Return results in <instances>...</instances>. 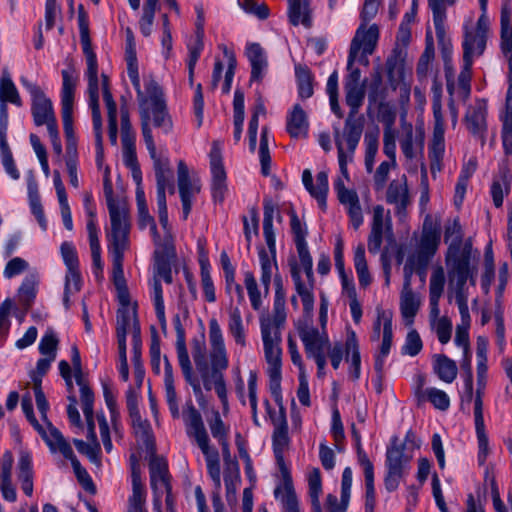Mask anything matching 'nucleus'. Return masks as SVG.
<instances>
[{
  "instance_id": "1",
  "label": "nucleus",
  "mask_w": 512,
  "mask_h": 512,
  "mask_svg": "<svg viewBox=\"0 0 512 512\" xmlns=\"http://www.w3.org/2000/svg\"><path fill=\"white\" fill-rule=\"evenodd\" d=\"M345 101L350 111L341 132L338 126H333L335 145L338 151V163L342 176L349 180L348 163L352 162L355 150L360 142L364 129V116L358 115L365 98V87L344 85Z\"/></svg>"
},
{
  "instance_id": "2",
  "label": "nucleus",
  "mask_w": 512,
  "mask_h": 512,
  "mask_svg": "<svg viewBox=\"0 0 512 512\" xmlns=\"http://www.w3.org/2000/svg\"><path fill=\"white\" fill-rule=\"evenodd\" d=\"M145 90L147 95H144L141 90V96L137 95V99L142 136L144 143H149V139L154 140L152 127L156 128L158 133L167 135L172 132L173 121L168 112L163 91L153 78L145 80Z\"/></svg>"
},
{
  "instance_id": "3",
  "label": "nucleus",
  "mask_w": 512,
  "mask_h": 512,
  "mask_svg": "<svg viewBox=\"0 0 512 512\" xmlns=\"http://www.w3.org/2000/svg\"><path fill=\"white\" fill-rule=\"evenodd\" d=\"M111 231L107 234L108 249L112 258V280L116 289H123L126 279L123 271L124 252L129 247L130 224L126 213L120 211L114 203H109Z\"/></svg>"
},
{
  "instance_id": "4",
  "label": "nucleus",
  "mask_w": 512,
  "mask_h": 512,
  "mask_svg": "<svg viewBox=\"0 0 512 512\" xmlns=\"http://www.w3.org/2000/svg\"><path fill=\"white\" fill-rule=\"evenodd\" d=\"M397 441L395 437L386 451L384 486L390 493L396 491L401 480L408 475L413 451L419 448L416 435L412 430L406 433L403 443Z\"/></svg>"
},
{
  "instance_id": "5",
  "label": "nucleus",
  "mask_w": 512,
  "mask_h": 512,
  "mask_svg": "<svg viewBox=\"0 0 512 512\" xmlns=\"http://www.w3.org/2000/svg\"><path fill=\"white\" fill-rule=\"evenodd\" d=\"M61 106L63 130L66 138V154L73 155L77 152V138L73 126L74 93L78 78L73 70H62Z\"/></svg>"
},
{
  "instance_id": "6",
  "label": "nucleus",
  "mask_w": 512,
  "mask_h": 512,
  "mask_svg": "<svg viewBox=\"0 0 512 512\" xmlns=\"http://www.w3.org/2000/svg\"><path fill=\"white\" fill-rule=\"evenodd\" d=\"M481 15L477 20L475 28L465 29L463 47V61L473 62L475 56H481L486 48L487 34L490 21L487 16L488 0H478Z\"/></svg>"
},
{
  "instance_id": "7",
  "label": "nucleus",
  "mask_w": 512,
  "mask_h": 512,
  "mask_svg": "<svg viewBox=\"0 0 512 512\" xmlns=\"http://www.w3.org/2000/svg\"><path fill=\"white\" fill-rule=\"evenodd\" d=\"M377 318L373 324V332L371 334L372 341H378L380 339L381 323H383V335L382 342L379 351L375 355L374 369L378 374L379 378L382 377L385 359L389 355L392 339H393V328H392V312L390 310H384L377 308Z\"/></svg>"
},
{
  "instance_id": "8",
  "label": "nucleus",
  "mask_w": 512,
  "mask_h": 512,
  "mask_svg": "<svg viewBox=\"0 0 512 512\" xmlns=\"http://www.w3.org/2000/svg\"><path fill=\"white\" fill-rule=\"evenodd\" d=\"M434 116L433 138L429 145L428 157L430 170L433 177L442 170L443 157L445 152L444 142V120L442 115V103H432Z\"/></svg>"
},
{
  "instance_id": "9",
  "label": "nucleus",
  "mask_w": 512,
  "mask_h": 512,
  "mask_svg": "<svg viewBox=\"0 0 512 512\" xmlns=\"http://www.w3.org/2000/svg\"><path fill=\"white\" fill-rule=\"evenodd\" d=\"M462 228L457 219L445 227L444 240L449 243L446 255V263L454 264L460 260L471 262L472 244L470 241L462 242Z\"/></svg>"
},
{
  "instance_id": "10",
  "label": "nucleus",
  "mask_w": 512,
  "mask_h": 512,
  "mask_svg": "<svg viewBox=\"0 0 512 512\" xmlns=\"http://www.w3.org/2000/svg\"><path fill=\"white\" fill-rule=\"evenodd\" d=\"M21 83L31 95V112L35 125L42 126L45 124L48 128L52 122L57 124L52 102L45 96L41 88L25 78H21Z\"/></svg>"
},
{
  "instance_id": "11",
  "label": "nucleus",
  "mask_w": 512,
  "mask_h": 512,
  "mask_svg": "<svg viewBox=\"0 0 512 512\" xmlns=\"http://www.w3.org/2000/svg\"><path fill=\"white\" fill-rule=\"evenodd\" d=\"M447 266L450 282L455 281L454 293L456 304L468 302L465 286L468 280H470L472 285L476 284L475 267L471 265V262H465L464 260L454 264H447Z\"/></svg>"
},
{
  "instance_id": "12",
  "label": "nucleus",
  "mask_w": 512,
  "mask_h": 512,
  "mask_svg": "<svg viewBox=\"0 0 512 512\" xmlns=\"http://www.w3.org/2000/svg\"><path fill=\"white\" fill-rule=\"evenodd\" d=\"M464 124L468 132L483 146L487 134V103L485 100H476L470 105L464 116Z\"/></svg>"
},
{
  "instance_id": "13",
  "label": "nucleus",
  "mask_w": 512,
  "mask_h": 512,
  "mask_svg": "<svg viewBox=\"0 0 512 512\" xmlns=\"http://www.w3.org/2000/svg\"><path fill=\"white\" fill-rule=\"evenodd\" d=\"M440 227L434 223L430 216H426L423 223V231L420 239L417 260L423 268L427 266L434 256L440 243Z\"/></svg>"
},
{
  "instance_id": "14",
  "label": "nucleus",
  "mask_w": 512,
  "mask_h": 512,
  "mask_svg": "<svg viewBox=\"0 0 512 512\" xmlns=\"http://www.w3.org/2000/svg\"><path fill=\"white\" fill-rule=\"evenodd\" d=\"M210 168L212 174L211 192L215 202L222 203L227 192L226 171L223 165L221 149L213 143L210 154Z\"/></svg>"
},
{
  "instance_id": "15",
  "label": "nucleus",
  "mask_w": 512,
  "mask_h": 512,
  "mask_svg": "<svg viewBox=\"0 0 512 512\" xmlns=\"http://www.w3.org/2000/svg\"><path fill=\"white\" fill-rule=\"evenodd\" d=\"M177 180L182 203V217L186 220L192 209V199L199 193L200 186L191 181L188 166L183 160L178 161Z\"/></svg>"
},
{
  "instance_id": "16",
  "label": "nucleus",
  "mask_w": 512,
  "mask_h": 512,
  "mask_svg": "<svg viewBox=\"0 0 512 512\" xmlns=\"http://www.w3.org/2000/svg\"><path fill=\"white\" fill-rule=\"evenodd\" d=\"M299 337L303 342L307 357L316 353L325 352L330 347V341L325 332L321 333L318 328L301 324L297 327Z\"/></svg>"
},
{
  "instance_id": "17",
  "label": "nucleus",
  "mask_w": 512,
  "mask_h": 512,
  "mask_svg": "<svg viewBox=\"0 0 512 512\" xmlns=\"http://www.w3.org/2000/svg\"><path fill=\"white\" fill-rule=\"evenodd\" d=\"M183 419L188 436L195 439L198 447L210 442L201 413L195 408L192 402L187 403L183 413Z\"/></svg>"
},
{
  "instance_id": "18",
  "label": "nucleus",
  "mask_w": 512,
  "mask_h": 512,
  "mask_svg": "<svg viewBox=\"0 0 512 512\" xmlns=\"http://www.w3.org/2000/svg\"><path fill=\"white\" fill-rule=\"evenodd\" d=\"M367 24L361 23L351 41L349 52L358 55L361 49H365L367 53H373L379 38V29L376 24L371 25L368 29Z\"/></svg>"
},
{
  "instance_id": "19",
  "label": "nucleus",
  "mask_w": 512,
  "mask_h": 512,
  "mask_svg": "<svg viewBox=\"0 0 512 512\" xmlns=\"http://www.w3.org/2000/svg\"><path fill=\"white\" fill-rule=\"evenodd\" d=\"M261 336L264 346L265 359L268 364L267 371H281V335H277V332L271 334L267 327H263Z\"/></svg>"
},
{
  "instance_id": "20",
  "label": "nucleus",
  "mask_w": 512,
  "mask_h": 512,
  "mask_svg": "<svg viewBox=\"0 0 512 512\" xmlns=\"http://www.w3.org/2000/svg\"><path fill=\"white\" fill-rule=\"evenodd\" d=\"M150 452L149 473L150 484L154 493H157L159 486L164 489L172 487L170 483L171 476L168 470V463L165 458L155 454V450Z\"/></svg>"
},
{
  "instance_id": "21",
  "label": "nucleus",
  "mask_w": 512,
  "mask_h": 512,
  "mask_svg": "<svg viewBox=\"0 0 512 512\" xmlns=\"http://www.w3.org/2000/svg\"><path fill=\"white\" fill-rule=\"evenodd\" d=\"M302 182L310 195L317 200L319 207L322 210H325L327 206L326 199L329 189L327 173L324 171L319 172L316 175V184L314 185L310 170L305 169L302 174Z\"/></svg>"
},
{
  "instance_id": "22",
  "label": "nucleus",
  "mask_w": 512,
  "mask_h": 512,
  "mask_svg": "<svg viewBox=\"0 0 512 512\" xmlns=\"http://www.w3.org/2000/svg\"><path fill=\"white\" fill-rule=\"evenodd\" d=\"M86 57V77L88 80L89 107L92 115L101 114L99 106V80L98 63L95 53H90Z\"/></svg>"
},
{
  "instance_id": "23",
  "label": "nucleus",
  "mask_w": 512,
  "mask_h": 512,
  "mask_svg": "<svg viewBox=\"0 0 512 512\" xmlns=\"http://www.w3.org/2000/svg\"><path fill=\"white\" fill-rule=\"evenodd\" d=\"M359 465L363 469L365 480V512H374L376 505L374 465L363 449H359Z\"/></svg>"
},
{
  "instance_id": "24",
  "label": "nucleus",
  "mask_w": 512,
  "mask_h": 512,
  "mask_svg": "<svg viewBox=\"0 0 512 512\" xmlns=\"http://www.w3.org/2000/svg\"><path fill=\"white\" fill-rule=\"evenodd\" d=\"M508 61V89L506 94V116L503 120L502 142L505 155L512 154V57H506Z\"/></svg>"
},
{
  "instance_id": "25",
  "label": "nucleus",
  "mask_w": 512,
  "mask_h": 512,
  "mask_svg": "<svg viewBox=\"0 0 512 512\" xmlns=\"http://www.w3.org/2000/svg\"><path fill=\"white\" fill-rule=\"evenodd\" d=\"M501 50L505 57H512V0H504L500 15Z\"/></svg>"
},
{
  "instance_id": "26",
  "label": "nucleus",
  "mask_w": 512,
  "mask_h": 512,
  "mask_svg": "<svg viewBox=\"0 0 512 512\" xmlns=\"http://www.w3.org/2000/svg\"><path fill=\"white\" fill-rule=\"evenodd\" d=\"M46 429L40 436L45 441L52 453L59 452L65 459L74 455L73 449L69 442L64 438L58 428L53 426L50 421L45 422Z\"/></svg>"
},
{
  "instance_id": "27",
  "label": "nucleus",
  "mask_w": 512,
  "mask_h": 512,
  "mask_svg": "<svg viewBox=\"0 0 512 512\" xmlns=\"http://www.w3.org/2000/svg\"><path fill=\"white\" fill-rule=\"evenodd\" d=\"M246 56L251 65L250 82L262 81L268 67L264 49L259 43H250L246 46Z\"/></svg>"
},
{
  "instance_id": "28",
  "label": "nucleus",
  "mask_w": 512,
  "mask_h": 512,
  "mask_svg": "<svg viewBox=\"0 0 512 512\" xmlns=\"http://www.w3.org/2000/svg\"><path fill=\"white\" fill-rule=\"evenodd\" d=\"M13 454L7 450L0 457L1 492L3 498L9 502L16 501L17 494L12 483Z\"/></svg>"
},
{
  "instance_id": "29",
  "label": "nucleus",
  "mask_w": 512,
  "mask_h": 512,
  "mask_svg": "<svg viewBox=\"0 0 512 512\" xmlns=\"http://www.w3.org/2000/svg\"><path fill=\"white\" fill-rule=\"evenodd\" d=\"M344 245L341 238L337 239L334 248V262L335 268L339 273V277L341 280L342 293L346 295L349 300L357 298V291L355 288L354 280L352 277H348L345 272V263H344Z\"/></svg>"
},
{
  "instance_id": "30",
  "label": "nucleus",
  "mask_w": 512,
  "mask_h": 512,
  "mask_svg": "<svg viewBox=\"0 0 512 512\" xmlns=\"http://www.w3.org/2000/svg\"><path fill=\"white\" fill-rule=\"evenodd\" d=\"M263 235L267 244L269 253L275 258L276 255V237L273 229L274 214L278 212L276 204L270 198L263 200Z\"/></svg>"
},
{
  "instance_id": "31",
  "label": "nucleus",
  "mask_w": 512,
  "mask_h": 512,
  "mask_svg": "<svg viewBox=\"0 0 512 512\" xmlns=\"http://www.w3.org/2000/svg\"><path fill=\"white\" fill-rule=\"evenodd\" d=\"M309 128L306 112L299 104H295L287 116L286 129L292 138L305 137Z\"/></svg>"
},
{
  "instance_id": "32",
  "label": "nucleus",
  "mask_w": 512,
  "mask_h": 512,
  "mask_svg": "<svg viewBox=\"0 0 512 512\" xmlns=\"http://www.w3.org/2000/svg\"><path fill=\"white\" fill-rule=\"evenodd\" d=\"M346 361L350 362V375L353 380H358L361 373V357L356 333L350 330L345 341Z\"/></svg>"
},
{
  "instance_id": "33",
  "label": "nucleus",
  "mask_w": 512,
  "mask_h": 512,
  "mask_svg": "<svg viewBox=\"0 0 512 512\" xmlns=\"http://www.w3.org/2000/svg\"><path fill=\"white\" fill-rule=\"evenodd\" d=\"M291 277L295 285L297 294L300 296L303 310L305 313H311L314 309V286L307 283L305 284L300 275V270L296 264L291 267Z\"/></svg>"
},
{
  "instance_id": "34",
  "label": "nucleus",
  "mask_w": 512,
  "mask_h": 512,
  "mask_svg": "<svg viewBox=\"0 0 512 512\" xmlns=\"http://www.w3.org/2000/svg\"><path fill=\"white\" fill-rule=\"evenodd\" d=\"M285 320V299L275 297L273 306V317H263L260 319L261 332H263V327H267L271 334L277 332V335H281V328L283 327Z\"/></svg>"
},
{
  "instance_id": "35",
  "label": "nucleus",
  "mask_w": 512,
  "mask_h": 512,
  "mask_svg": "<svg viewBox=\"0 0 512 512\" xmlns=\"http://www.w3.org/2000/svg\"><path fill=\"white\" fill-rule=\"evenodd\" d=\"M512 174L507 169H501L491 185V196L495 207L500 208L503 200L509 194L511 188Z\"/></svg>"
},
{
  "instance_id": "36",
  "label": "nucleus",
  "mask_w": 512,
  "mask_h": 512,
  "mask_svg": "<svg viewBox=\"0 0 512 512\" xmlns=\"http://www.w3.org/2000/svg\"><path fill=\"white\" fill-rule=\"evenodd\" d=\"M455 0H428L429 8L433 14V23L437 39L442 42L446 32L444 22L446 19L447 5H452Z\"/></svg>"
},
{
  "instance_id": "37",
  "label": "nucleus",
  "mask_w": 512,
  "mask_h": 512,
  "mask_svg": "<svg viewBox=\"0 0 512 512\" xmlns=\"http://www.w3.org/2000/svg\"><path fill=\"white\" fill-rule=\"evenodd\" d=\"M420 307V298L412 287H403L400 295V311L402 317L410 324L413 322Z\"/></svg>"
},
{
  "instance_id": "38",
  "label": "nucleus",
  "mask_w": 512,
  "mask_h": 512,
  "mask_svg": "<svg viewBox=\"0 0 512 512\" xmlns=\"http://www.w3.org/2000/svg\"><path fill=\"white\" fill-rule=\"evenodd\" d=\"M386 201L389 204L397 205V213L404 211L409 204V193L406 182L400 183L397 180L390 182L387 192Z\"/></svg>"
},
{
  "instance_id": "39",
  "label": "nucleus",
  "mask_w": 512,
  "mask_h": 512,
  "mask_svg": "<svg viewBox=\"0 0 512 512\" xmlns=\"http://www.w3.org/2000/svg\"><path fill=\"white\" fill-rule=\"evenodd\" d=\"M205 457L207 471L212 481L214 482L215 489H221V470L220 458L218 450L210 447L209 443L199 447Z\"/></svg>"
},
{
  "instance_id": "40",
  "label": "nucleus",
  "mask_w": 512,
  "mask_h": 512,
  "mask_svg": "<svg viewBox=\"0 0 512 512\" xmlns=\"http://www.w3.org/2000/svg\"><path fill=\"white\" fill-rule=\"evenodd\" d=\"M130 324H131V316H130L129 312L126 309L123 311L119 310L118 314H117L116 335H117L120 363H127L126 336H127V330L130 327Z\"/></svg>"
},
{
  "instance_id": "41",
  "label": "nucleus",
  "mask_w": 512,
  "mask_h": 512,
  "mask_svg": "<svg viewBox=\"0 0 512 512\" xmlns=\"http://www.w3.org/2000/svg\"><path fill=\"white\" fill-rule=\"evenodd\" d=\"M132 345H133V362H134V378L138 388L142 386L145 370L140 362L141 356V337H140V326L138 321L135 319L133 323L132 333Z\"/></svg>"
},
{
  "instance_id": "42",
  "label": "nucleus",
  "mask_w": 512,
  "mask_h": 512,
  "mask_svg": "<svg viewBox=\"0 0 512 512\" xmlns=\"http://www.w3.org/2000/svg\"><path fill=\"white\" fill-rule=\"evenodd\" d=\"M353 262L358 276L359 285L362 288H367L372 282V277L368 269L365 256V246L363 243H359L354 248Z\"/></svg>"
},
{
  "instance_id": "43",
  "label": "nucleus",
  "mask_w": 512,
  "mask_h": 512,
  "mask_svg": "<svg viewBox=\"0 0 512 512\" xmlns=\"http://www.w3.org/2000/svg\"><path fill=\"white\" fill-rule=\"evenodd\" d=\"M274 496L282 504L283 512H300L299 501L293 487V483L278 485L274 489Z\"/></svg>"
},
{
  "instance_id": "44",
  "label": "nucleus",
  "mask_w": 512,
  "mask_h": 512,
  "mask_svg": "<svg viewBox=\"0 0 512 512\" xmlns=\"http://www.w3.org/2000/svg\"><path fill=\"white\" fill-rule=\"evenodd\" d=\"M295 76L299 97L301 99L312 97L314 90L311 70L306 65L297 64L295 66Z\"/></svg>"
},
{
  "instance_id": "45",
  "label": "nucleus",
  "mask_w": 512,
  "mask_h": 512,
  "mask_svg": "<svg viewBox=\"0 0 512 512\" xmlns=\"http://www.w3.org/2000/svg\"><path fill=\"white\" fill-rule=\"evenodd\" d=\"M434 372L446 383H452L457 377V365L455 361L445 355H436L434 358Z\"/></svg>"
},
{
  "instance_id": "46",
  "label": "nucleus",
  "mask_w": 512,
  "mask_h": 512,
  "mask_svg": "<svg viewBox=\"0 0 512 512\" xmlns=\"http://www.w3.org/2000/svg\"><path fill=\"white\" fill-rule=\"evenodd\" d=\"M258 254L261 266V283L264 289V294L267 296L270 290L272 269L274 267L276 270H278V265L276 262V257L273 258L271 253L269 255V253L263 247L259 249Z\"/></svg>"
},
{
  "instance_id": "47",
  "label": "nucleus",
  "mask_w": 512,
  "mask_h": 512,
  "mask_svg": "<svg viewBox=\"0 0 512 512\" xmlns=\"http://www.w3.org/2000/svg\"><path fill=\"white\" fill-rule=\"evenodd\" d=\"M37 284V277L31 274L24 278L21 286L18 289L19 302L26 311L31 308L34 302L37 293Z\"/></svg>"
},
{
  "instance_id": "48",
  "label": "nucleus",
  "mask_w": 512,
  "mask_h": 512,
  "mask_svg": "<svg viewBox=\"0 0 512 512\" xmlns=\"http://www.w3.org/2000/svg\"><path fill=\"white\" fill-rule=\"evenodd\" d=\"M289 20L292 25L297 26L300 23L305 27L311 26L308 4H302L301 0H288Z\"/></svg>"
},
{
  "instance_id": "49",
  "label": "nucleus",
  "mask_w": 512,
  "mask_h": 512,
  "mask_svg": "<svg viewBox=\"0 0 512 512\" xmlns=\"http://www.w3.org/2000/svg\"><path fill=\"white\" fill-rule=\"evenodd\" d=\"M487 351L488 342L484 337L477 338L476 356H477V385L485 386L487 373Z\"/></svg>"
},
{
  "instance_id": "50",
  "label": "nucleus",
  "mask_w": 512,
  "mask_h": 512,
  "mask_svg": "<svg viewBox=\"0 0 512 512\" xmlns=\"http://www.w3.org/2000/svg\"><path fill=\"white\" fill-rule=\"evenodd\" d=\"M0 105L10 102L18 107L22 106V100L18 90L9 75H3L0 84Z\"/></svg>"
},
{
  "instance_id": "51",
  "label": "nucleus",
  "mask_w": 512,
  "mask_h": 512,
  "mask_svg": "<svg viewBox=\"0 0 512 512\" xmlns=\"http://www.w3.org/2000/svg\"><path fill=\"white\" fill-rule=\"evenodd\" d=\"M132 427L135 435L141 439L148 451L155 450V439L153 436L152 428L147 420H143L142 417H138V420H131Z\"/></svg>"
},
{
  "instance_id": "52",
  "label": "nucleus",
  "mask_w": 512,
  "mask_h": 512,
  "mask_svg": "<svg viewBox=\"0 0 512 512\" xmlns=\"http://www.w3.org/2000/svg\"><path fill=\"white\" fill-rule=\"evenodd\" d=\"M228 328L237 344L246 345L245 332L242 323V316L238 307L231 308L229 311Z\"/></svg>"
},
{
  "instance_id": "53",
  "label": "nucleus",
  "mask_w": 512,
  "mask_h": 512,
  "mask_svg": "<svg viewBox=\"0 0 512 512\" xmlns=\"http://www.w3.org/2000/svg\"><path fill=\"white\" fill-rule=\"evenodd\" d=\"M28 191H29V200L31 212L37 219L40 227L43 230L47 228V221L44 215V210L40 201V196L38 194L37 184L33 181L28 183Z\"/></svg>"
},
{
  "instance_id": "54",
  "label": "nucleus",
  "mask_w": 512,
  "mask_h": 512,
  "mask_svg": "<svg viewBox=\"0 0 512 512\" xmlns=\"http://www.w3.org/2000/svg\"><path fill=\"white\" fill-rule=\"evenodd\" d=\"M78 26L83 52L85 56H88V54L94 52L91 47L88 16L83 8V5H79L78 7Z\"/></svg>"
},
{
  "instance_id": "55",
  "label": "nucleus",
  "mask_w": 512,
  "mask_h": 512,
  "mask_svg": "<svg viewBox=\"0 0 512 512\" xmlns=\"http://www.w3.org/2000/svg\"><path fill=\"white\" fill-rule=\"evenodd\" d=\"M153 301L155 313L163 331L166 330L167 322L165 317V305L163 300L162 285L159 279L154 278L153 281Z\"/></svg>"
},
{
  "instance_id": "56",
  "label": "nucleus",
  "mask_w": 512,
  "mask_h": 512,
  "mask_svg": "<svg viewBox=\"0 0 512 512\" xmlns=\"http://www.w3.org/2000/svg\"><path fill=\"white\" fill-rule=\"evenodd\" d=\"M473 62L463 61L462 70L458 75L459 97L466 101L471 93V77Z\"/></svg>"
},
{
  "instance_id": "57",
  "label": "nucleus",
  "mask_w": 512,
  "mask_h": 512,
  "mask_svg": "<svg viewBox=\"0 0 512 512\" xmlns=\"http://www.w3.org/2000/svg\"><path fill=\"white\" fill-rule=\"evenodd\" d=\"M67 460L71 462L75 476L78 482L83 487V489L91 494H94L96 492V487L92 481V478L90 477L87 470L84 467H82L81 463L79 462L75 454L71 458H68Z\"/></svg>"
},
{
  "instance_id": "58",
  "label": "nucleus",
  "mask_w": 512,
  "mask_h": 512,
  "mask_svg": "<svg viewBox=\"0 0 512 512\" xmlns=\"http://www.w3.org/2000/svg\"><path fill=\"white\" fill-rule=\"evenodd\" d=\"M126 60H127L128 77H129L134 89L136 90L137 95L141 96V85H140V78H139V73H138L136 53L131 44L126 51Z\"/></svg>"
},
{
  "instance_id": "59",
  "label": "nucleus",
  "mask_w": 512,
  "mask_h": 512,
  "mask_svg": "<svg viewBox=\"0 0 512 512\" xmlns=\"http://www.w3.org/2000/svg\"><path fill=\"white\" fill-rule=\"evenodd\" d=\"M244 284L251 302V306L255 311H259L262 306L261 293L254 274L251 271L244 273Z\"/></svg>"
},
{
  "instance_id": "60",
  "label": "nucleus",
  "mask_w": 512,
  "mask_h": 512,
  "mask_svg": "<svg viewBox=\"0 0 512 512\" xmlns=\"http://www.w3.org/2000/svg\"><path fill=\"white\" fill-rule=\"evenodd\" d=\"M393 119L385 125L383 135V152L396 164V131L392 127Z\"/></svg>"
},
{
  "instance_id": "61",
  "label": "nucleus",
  "mask_w": 512,
  "mask_h": 512,
  "mask_svg": "<svg viewBox=\"0 0 512 512\" xmlns=\"http://www.w3.org/2000/svg\"><path fill=\"white\" fill-rule=\"evenodd\" d=\"M289 443L288 426L274 428L272 446L275 458L281 459V454H284V450L289 446Z\"/></svg>"
},
{
  "instance_id": "62",
  "label": "nucleus",
  "mask_w": 512,
  "mask_h": 512,
  "mask_svg": "<svg viewBox=\"0 0 512 512\" xmlns=\"http://www.w3.org/2000/svg\"><path fill=\"white\" fill-rule=\"evenodd\" d=\"M146 148L149 152L150 158L153 161V168L155 174L167 173L172 171L170 168V161L167 157H162L157 153L156 145L154 140L149 139V143H145Z\"/></svg>"
},
{
  "instance_id": "63",
  "label": "nucleus",
  "mask_w": 512,
  "mask_h": 512,
  "mask_svg": "<svg viewBox=\"0 0 512 512\" xmlns=\"http://www.w3.org/2000/svg\"><path fill=\"white\" fill-rule=\"evenodd\" d=\"M429 401L436 409L446 411L450 407L448 395L437 388H427L424 395V403Z\"/></svg>"
},
{
  "instance_id": "64",
  "label": "nucleus",
  "mask_w": 512,
  "mask_h": 512,
  "mask_svg": "<svg viewBox=\"0 0 512 512\" xmlns=\"http://www.w3.org/2000/svg\"><path fill=\"white\" fill-rule=\"evenodd\" d=\"M445 282L446 278L443 267H435L430 277L429 297L441 298L444 291Z\"/></svg>"
}]
</instances>
